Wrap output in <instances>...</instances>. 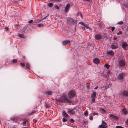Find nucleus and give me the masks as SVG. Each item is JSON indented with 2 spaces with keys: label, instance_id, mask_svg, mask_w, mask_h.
<instances>
[{
  "label": "nucleus",
  "instance_id": "obj_1",
  "mask_svg": "<svg viewBox=\"0 0 128 128\" xmlns=\"http://www.w3.org/2000/svg\"><path fill=\"white\" fill-rule=\"evenodd\" d=\"M57 101L60 102H64V103H68L70 102L69 100L66 98L64 95H63L61 98L57 100Z\"/></svg>",
  "mask_w": 128,
  "mask_h": 128
},
{
  "label": "nucleus",
  "instance_id": "obj_2",
  "mask_svg": "<svg viewBox=\"0 0 128 128\" xmlns=\"http://www.w3.org/2000/svg\"><path fill=\"white\" fill-rule=\"evenodd\" d=\"M75 92L74 91L71 90L68 92V96L70 98H71L75 96Z\"/></svg>",
  "mask_w": 128,
  "mask_h": 128
},
{
  "label": "nucleus",
  "instance_id": "obj_3",
  "mask_svg": "<svg viewBox=\"0 0 128 128\" xmlns=\"http://www.w3.org/2000/svg\"><path fill=\"white\" fill-rule=\"evenodd\" d=\"M99 127L100 128H107L106 123L103 120L101 124L99 125Z\"/></svg>",
  "mask_w": 128,
  "mask_h": 128
},
{
  "label": "nucleus",
  "instance_id": "obj_4",
  "mask_svg": "<svg viewBox=\"0 0 128 128\" xmlns=\"http://www.w3.org/2000/svg\"><path fill=\"white\" fill-rule=\"evenodd\" d=\"M119 64L120 67H122L124 66L125 65V62L124 60H120L119 61Z\"/></svg>",
  "mask_w": 128,
  "mask_h": 128
},
{
  "label": "nucleus",
  "instance_id": "obj_5",
  "mask_svg": "<svg viewBox=\"0 0 128 128\" xmlns=\"http://www.w3.org/2000/svg\"><path fill=\"white\" fill-rule=\"evenodd\" d=\"M125 76V74L124 73L120 74L118 76V78L119 80H122Z\"/></svg>",
  "mask_w": 128,
  "mask_h": 128
},
{
  "label": "nucleus",
  "instance_id": "obj_6",
  "mask_svg": "<svg viewBox=\"0 0 128 128\" xmlns=\"http://www.w3.org/2000/svg\"><path fill=\"white\" fill-rule=\"evenodd\" d=\"M70 7V5L69 4H68L66 5L64 9V11L66 12H67Z\"/></svg>",
  "mask_w": 128,
  "mask_h": 128
},
{
  "label": "nucleus",
  "instance_id": "obj_7",
  "mask_svg": "<svg viewBox=\"0 0 128 128\" xmlns=\"http://www.w3.org/2000/svg\"><path fill=\"white\" fill-rule=\"evenodd\" d=\"M75 109V108H73V109L70 110L68 109V114H75V112L74 111V110Z\"/></svg>",
  "mask_w": 128,
  "mask_h": 128
},
{
  "label": "nucleus",
  "instance_id": "obj_8",
  "mask_svg": "<svg viewBox=\"0 0 128 128\" xmlns=\"http://www.w3.org/2000/svg\"><path fill=\"white\" fill-rule=\"evenodd\" d=\"M128 45L126 42H123L122 43V47L124 49L126 50V48L128 46Z\"/></svg>",
  "mask_w": 128,
  "mask_h": 128
},
{
  "label": "nucleus",
  "instance_id": "obj_9",
  "mask_svg": "<svg viewBox=\"0 0 128 128\" xmlns=\"http://www.w3.org/2000/svg\"><path fill=\"white\" fill-rule=\"evenodd\" d=\"M70 41L69 40H66L63 41L62 42V44L64 46H65L67 44L70 43Z\"/></svg>",
  "mask_w": 128,
  "mask_h": 128
},
{
  "label": "nucleus",
  "instance_id": "obj_10",
  "mask_svg": "<svg viewBox=\"0 0 128 128\" xmlns=\"http://www.w3.org/2000/svg\"><path fill=\"white\" fill-rule=\"evenodd\" d=\"M95 38L96 40H99L102 38V36L99 34H97L95 36Z\"/></svg>",
  "mask_w": 128,
  "mask_h": 128
},
{
  "label": "nucleus",
  "instance_id": "obj_11",
  "mask_svg": "<svg viewBox=\"0 0 128 128\" xmlns=\"http://www.w3.org/2000/svg\"><path fill=\"white\" fill-rule=\"evenodd\" d=\"M111 48L112 49H114L118 48V46L116 44H112L111 45Z\"/></svg>",
  "mask_w": 128,
  "mask_h": 128
},
{
  "label": "nucleus",
  "instance_id": "obj_12",
  "mask_svg": "<svg viewBox=\"0 0 128 128\" xmlns=\"http://www.w3.org/2000/svg\"><path fill=\"white\" fill-rule=\"evenodd\" d=\"M122 94L125 96H128V92L126 90H124Z\"/></svg>",
  "mask_w": 128,
  "mask_h": 128
},
{
  "label": "nucleus",
  "instance_id": "obj_13",
  "mask_svg": "<svg viewBox=\"0 0 128 128\" xmlns=\"http://www.w3.org/2000/svg\"><path fill=\"white\" fill-rule=\"evenodd\" d=\"M62 112V115L65 118H67L68 117V115L66 113L65 111L63 110Z\"/></svg>",
  "mask_w": 128,
  "mask_h": 128
},
{
  "label": "nucleus",
  "instance_id": "obj_14",
  "mask_svg": "<svg viewBox=\"0 0 128 128\" xmlns=\"http://www.w3.org/2000/svg\"><path fill=\"white\" fill-rule=\"evenodd\" d=\"M110 117L112 119H114L115 120H118V118L115 116L114 115L112 114H110Z\"/></svg>",
  "mask_w": 128,
  "mask_h": 128
},
{
  "label": "nucleus",
  "instance_id": "obj_15",
  "mask_svg": "<svg viewBox=\"0 0 128 128\" xmlns=\"http://www.w3.org/2000/svg\"><path fill=\"white\" fill-rule=\"evenodd\" d=\"M100 60L97 58H95L93 60L94 62L96 64H98L100 62Z\"/></svg>",
  "mask_w": 128,
  "mask_h": 128
},
{
  "label": "nucleus",
  "instance_id": "obj_16",
  "mask_svg": "<svg viewBox=\"0 0 128 128\" xmlns=\"http://www.w3.org/2000/svg\"><path fill=\"white\" fill-rule=\"evenodd\" d=\"M96 93L95 92H94L93 93L91 94V97L92 98H95L96 96Z\"/></svg>",
  "mask_w": 128,
  "mask_h": 128
},
{
  "label": "nucleus",
  "instance_id": "obj_17",
  "mask_svg": "<svg viewBox=\"0 0 128 128\" xmlns=\"http://www.w3.org/2000/svg\"><path fill=\"white\" fill-rule=\"evenodd\" d=\"M28 120L27 119L24 118L23 119V124L24 126H25L26 123L28 122Z\"/></svg>",
  "mask_w": 128,
  "mask_h": 128
},
{
  "label": "nucleus",
  "instance_id": "obj_18",
  "mask_svg": "<svg viewBox=\"0 0 128 128\" xmlns=\"http://www.w3.org/2000/svg\"><path fill=\"white\" fill-rule=\"evenodd\" d=\"M107 54L110 56H113L114 54V52L113 51L111 50L110 51L108 52Z\"/></svg>",
  "mask_w": 128,
  "mask_h": 128
},
{
  "label": "nucleus",
  "instance_id": "obj_19",
  "mask_svg": "<svg viewBox=\"0 0 128 128\" xmlns=\"http://www.w3.org/2000/svg\"><path fill=\"white\" fill-rule=\"evenodd\" d=\"M122 111L124 114H127V112L125 108H123L122 110Z\"/></svg>",
  "mask_w": 128,
  "mask_h": 128
},
{
  "label": "nucleus",
  "instance_id": "obj_20",
  "mask_svg": "<svg viewBox=\"0 0 128 128\" xmlns=\"http://www.w3.org/2000/svg\"><path fill=\"white\" fill-rule=\"evenodd\" d=\"M18 36L20 38H25L24 34H19L18 35Z\"/></svg>",
  "mask_w": 128,
  "mask_h": 128
},
{
  "label": "nucleus",
  "instance_id": "obj_21",
  "mask_svg": "<svg viewBox=\"0 0 128 128\" xmlns=\"http://www.w3.org/2000/svg\"><path fill=\"white\" fill-rule=\"evenodd\" d=\"M100 110L101 111V112L102 113L104 114L106 113V110L103 108H101L100 109Z\"/></svg>",
  "mask_w": 128,
  "mask_h": 128
},
{
  "label": "nucleus",
  "instance_id": "obj_22",
  "mask_svg": "<svg viewBox=\"0 0 128 128\" xmlns=\"http://www.w3.org/2000/svg\"><path fill=\"white\" fill-rule=\"evenodd\" d=\"M104 66L106 67L107 69H108L110 66V65L108 64H106L104 65Z\"/></svg>",
  "mask_w": 128,
  "mask_h": 128
},
{
  "label": "nucleus",
  "instance_id": "obj_23",
  "mask_svg": "<svg viewBox=\"0 0 128 128\" xmlns=\"http://www.w3.org/2000/svg\"><path fill=\"white\" fill-rule=\"evenodd\" d=\"M53 4L52 3H50L48 4V6L50 7H52L53 6Z\"/></svg>",
  "mask_w": 128,
  "mask_h": 128
},
{
  "label": "nucleus",
  "instance_id": "obj_24",
  "mask_svg": "<svg viewBox=\"0 0 128 128\" xmlns=\"http://www.w3.org/2000/svg\"><path fill=\"white\" fill-rule=\"evenodd\" d=\"M123 22L122 21H120L118 22L117 23V24L122 25L123 24Z\"/></svg>",
  "mask_w": 128,
  "mask_h": 128
},
{
  "label": "nucleus",
  "instance_id": "obj_25",
  "mask_svg": "<svg viewBox=\"0 0 128 128\" xmlns=\"http://www.w3.org/2000/svg\"><path fill=\"white\" fill-rule=\"evenodd\" d=\"M26 68H30V64L28 63H26Z\"/></svg>",
  "mask_w": 128,
  "mask_h": 128
},
{
  "label": "nucleus",
  "instance_id": "obj_26",
  "mask_svg": "<svg viewBox=\"0 0 128 128\" xmlns=\"http://www.w3.org/2000/svg\"><path fill=\"white\" fill-rule=\"evenodd\" d=\"M27 28V27H26V26H25V27H24L22 29V32H24V31L25 30H26V28Z\"/></svg>",
  "mask_w": 128,
  "mask_h": 128
},
{
  "label": "nucleus",
  "instance_id": "obj_27",
  "mask_svg": "<svg viewBox=\"0 0 128 128\" xmlns=\"http://www.w3.org/2000/svg\"><path fill=\"white\" fill-rule=\"evenodd\" d=\"M44 26V24H39L38 25V26L39 27H40L42 26Z\"/></svg>",
  "mask_w": 128,
  "mask_h": 128
},
{
  "label": "nucleus",
  "instance_id": "obj_28",
  "mask_svg": "<svg viewBox=\"0 0 128 128\" xmlns=\"http://www.w3.org/2000/svg\"><path fill=\"white\" fill-rule=\"evenodd\" d=\"M84 26L86 27V28L88 29L91 30V29L88 26H86L85 24V25Z\"/></svg>",
  "mask_w": 128,
  "mask_h": 128
},
{
  "label": "nucleus",
  "instance_id": "obj_29",
  "mask_svg": "<svg viewBox=\"0 0 128 128\" xmlns=\"http://www.w3.org/2000/svg\"><path fill=\"white\" fill-rule=\"evenodd\" d=\"M95 100L94 99V98H92V100L91 102V104H92L93 103H94L95 102Z\"/></svg>",
  "mask_w": 128,
  "mask_h": 128
},
{
  "label": "nucleus",
  "instance_id": "obj_30",
  "mask_svg": "<svg viewBox=\"0 0 128 128\" xmlns=\"http://www.w3.org/2000/svg\"><path fill=\"white\" fill-rule=\"evenodd\" d=\"M20 64L22 66H25V64L24 63L21 62Z\"/></svg>",
  "mask_w": 128,
  "mask_h": 128
},
{
  "label": "nucleus",
  "instance_id": "obj_31",
  "mask_svg": "<svg viewBox=\"0 0 128 128\" xmlns=\"http://www.w3.org/2000/svg\"><path fill=\"white\" fill-rule=\"evenodd\" d=\"M84 114L85 116H87L88 114V112L87 111H86L85 112H84Z\"/></svg>",
  "mask_w": 128,
  "mask_h": 128
},
{
  "label": "nucleus",
  "instance_id": "obj_32",
  "mask_svg": "<svg viewBox=\"0 0 128 128\" xmlns=\"http://www.w3.org/2000/svg\"><path fill=\"white\" fill-rule=\"evenodd\" d=\"M122 32L121 31H120L118 32L117 33V35H119L120 34H122Z\"/></svg>",
  "mask_w": 128,
  "mask_h": 128
},
{
  "label": "nucleus",
  "instance_id": "obj_33",
  "mask_svg": "<svg viewBox=\"0 0 128 128\" xmlns=\"http://www.w3.org/2000/svg\"><path fill=\"white\" fill-rule=\"evenodd\" d=\"M116 128H124L123 127L120 126H116Z\"/></svg>",
  "mask_w": 128,
  "mask_h": 128
},
{
  "label": "nucleus",
  "instance_id": "obj_34",
  "mask_svg": "<svg viewBox=\"0 0 128 128\" xmlns=\"http://www.w3.org/2000/svg\"><path fill=\"white\" fill-rule=\"evenodd\" d=\"M46 93L49 95H51L52 94V92H46Z\"/></svg>",
  "mask_w": 128,
  "mask_h": 128
},
{
  "label": "nucleus",
  "instance_id": "obj_35",
  "mask_svg": "<svg viewBox=\"0 0 128 128\" xmlns=\"http://www.w3.org/2000/svg\"><path fill=\"white\" fill-rule=\"evenodd\" d=\"M79 23L80 24H81V25L84 26L85 25V24H84V23L82 22H80Z\"/></svg>",
  "mask_w": 128,
  "mask_h": 128
},
{
  "label": "nucleus",
  "instance_id": "obj_36",
  "mask_svg": "<svg viewBox=\"0 0 128 128\" xmlns=\"http://www.w3.org/2000/svg\"><path fill=\"white\" fill-rule=\"evenodd\" d=\"M54 8L58 10L59 9V8L56 5H55L54 6Z\"/></svg>",
  "mask_w": 128,
  "mask_h": 128
},
{
  "label": "nucleus",
  "instance_id": "obj_37",
  "mask_svg": "<svg viewBox=\"0 0 128 128\" xmlns=\"http://www.w3.org/2000/svg\"><path fill=\"white\" fill-rule=\"evenodd\" d=\"M70 121L72 123H73L74 122V120L72 118L70 119Z\"/></svg>",
  "mask_w": 128,
  "mask_h": 128
},
{
  "label": "nucleus",
  "instance_id": "obj_38",
  "mask_svg": "<svg viewBox=\"0 0 128 128\" xmlns=\"http://www.w3.org/2000/svg\"><path fill=\"white\" fill-rule=\"evenodd\" d=\"M115 29V28L114 26H113L112 27L111 30L112 32H113Z\"/></svg>",
  "mask_w": 128,
  "mask_h": 128
},
{
  "label": "nucleus",
  "instance_id": "obj_39",
  "mask_svg": "<svg viewBox=\"0 0 128 128\" xmlns=\"http://www.w3.org/2000/svg\"><path fill=\"white\" fill-rule=\"evenodd\" d=\"M17 62V60L16 59H14L12 61L13 62Z\"/></svg>",
  "mask_w": 128,
  "mask_h": 128
},
{
  "label": "nucleus",
  "instance_id": "obj_40",
  "mask_svg": "<svg viewBox=\"0 0 128 128\" xmlns=\"http://www.w3.org/2000/svg\"><path fill=\"white\" fill-rule=\"evenodd\" d=\"M67 121V120L65 118H63L62 119V121L63 122H66Z\"/></svg>",
  "mask_w": 128,
  "mask_h": 128
},
{
  "label": "nucleus",
  "instance_id": "obj_41",
  "mask_svg": "<svg viewBox=\"0 0 128 128\" xmlns=\"http://www.w3.org/2000/svg\"><path fill=\"white\" fill-rule=\"evenodd\" d=\"M46 106L47 108H50V106L47 104H46Z\"/></svg>",
  "mask_w": 128,
  "mask_h": 128
},
{
  "label": "nucleus",
  "instance_id": "obj_42",
  "mask_svg": "<svg viewBox=\"0 0 128 128\" xmlns=\"http://www.w3.org/2000/svg\"><path fill=\"white\" fill-rule=\"evenodd\" d=\"M32 22H33V20H31L29 21L28 22L29 23H32Z\"/></svg>",
  "mask_w": 128,
  "mask_h": 128
},
{
  "label": "nucleus",
  "instance_id": "obj_43",
  "mask_svg": "<svg viewBox=\"0 0 128 128\" xmlns=\"http://www.w3.org/2000/svg\"><path fill=\"white\" fill-rule=\"evenodd\" d=\"M90 119V120H93V118L92 116H90L89 118Z\"/></svg>",
  "mask_w": 128,
  "mask_h": 128
},
{
  "label": "nucleus",
  "instance_id": "obj_44",
  "mask_svg": "<svg viewBox=\"0 0 128 128\" xmlns=\"http://www.w3.org/2000/svg\"><path fill=\"white\" fill-rule=\"evenodd\" d=\"M49 16V14H48V15H47V16H46L45 17H44V18H43L42 19V20H44V19H46V18L47 17V16Z\"/></svg>",
  "mask_w": 128,
  "mask_h": 128
},
{
  "label": "nucleus",
  "instance_id": "obj_45",
  "mask_svg": "<svg viewBox=\"0 0 128 128\" xmlns=\"http://www.w3.org/2000/svg\"><path fill=\"white\" fill-rule=\"evenodd\" d=\"M98 114L96 112H94L93 113V115H98Z\"/></svg>",
  "mask_w": 128,
  "mask_h": 128
},
{
  "label": "nucleus",
  "instance_id": "obj_46",
  "mask_svg": "<svg viewBox=\"0 0 128 128\" xmlns=\"http://www.w3.org/2000/svg\"><path fill=\"white\" fill-rule=\"evenodd\" d=\"M125 123L127 124L128 125V119L126 121Z\"/></svg>",
  "mask_w": 128,
  "mask_h": 128
},
{
  "label": "nucleus",
  "instance_id": "obj_47",
  "mask_svg": "<svg viewBox=\"0 0 128 128\" xmlns=\"http://www.w3.org/2000/svg\"><path fill=\"white\" fill-rule=\"evenodd\" d=\"M109 85H108V86H105V88L106 89H107L108 88H109Z\"/></svg>",
  "mask_w": 128,
  "mask_h": 128
},
{
  "label": "nucleus",
  "instance_id": "obj_48",
  "mask_svg": "<svg viewBox=\"0 0 128 128\" xmlns=\"http://www.w3.org/2000/svg\"><path fill=\"white\" fill-rule=\"evenodd\" d=\"M5 30H8V27H6L5 28Z\"/></svg>",
  "mask_w": 128,
  "mask_h": 128
},
{
  "label": "nucleus",
  "instance_id": "obj_49",
  "mask_svg": "<svg viewBox=\"0 0 128 128\" xmlns=\"http://www.w3.org/2000/svg\"><path fill=\"white\" fill-rule=\"evenodd\" d=\"M85 1H88V2H92L91 0H85Z\"/></svg>",
  "mask_w": 128,
  "mask_h": 128
},
{
  "label": "nucleus",
  "instance_id": "obj_50",
  "mask_svg": "<svg viewBox=\"0 0 128 128\" xmlns=\"http://www.w3.org/2000/svg\"><path fill=\"white\" fill-rule=\"evenodd\" d=\"M98 86H96V87L94 88V89H96L98 88Z\"/></svg>",
  "mask_w": 128,
  "mask_h": 128
},
{
  "label": "nucleus",
  "instance_id": "obj_51",
  "mask_svg": "<svg viewBox=\"0 0 128 128\" xmlns=\"http://www.w3.org/2000/svg\"><path fill=\"white\" fill-rule=\"evenodd\" d=\"M82 30H84L85 29V28L84 27H82Z\"/></svg>",
  "mask_w": 128,
  "mask_h": 128
},
{
  "label": "nucleus",
  "instance_id": "obj_52",
  "mask_svg": "<svg viewBox=\"0 0 128 128\" xmlns=\"http://www.w3.org/2000/svg\"><path fill=\"white\" fill-rule=\"evenodd\" d=\"M117 39V38H116V37H114V40H116V39Z\"/></svg>",
  "mask_w": 128,
  "mask_h": 128
},
{
  "label": "nucleus",
  "instance_id": "obj_53",
  "mask_svg": "<svg viewBox=\"0 0 128 128\" xmlns=\"http://www.w3.org/2000/svg\"><path fill=\"white\" fill-rule=\"evenodd\" d=\"M35 112V111H33L32 112V113L31 114H32V113H34V112Z\"/></svg>",
  "mask_w": 128,
  "mask_h": 128
},
{
  "label": "nucleus",
  "instance_id": "obj_54",
  "mask_svg": "<svg viewBox=\"0 0 128 128\" xmlns=\"http://www.w3.org/2000/svg\"><path fill=\"white\" fill-rule=\"evenodd\" d=\"M80 16H81V17L82 18V14H80Z\"/></svg>",
  "mask_w": 128,
  "mask_h": 128
},
{
  "label": "nucleus",
  "instance_id": "obj_55",
  "mask_svg": "<svg viewBox=\"0 0 128 128\" xmlns=\"http://www.w3.org/2000/svg\"><path fill=\"white\" fill-rule=\"evenodd\" d=\"M12 120H14H14L13 119H12Z\"/></svg>",
  "mask_w": 128,
  "mask_h": 128
},
{
  "label": "nucleus",
  "instance_id": "obj_56",
  "mask_svg": "<svg viewBox=\"0 0 128 128\" xmlns=\"http://www.w3.org/2000/svg\"><path fill=\"white\" fill-rule=\"evenodd\" d=\"M60 6H61V4H60Z\"/></svg>",
  "mask_w": 128,
  "mask_h": 128
},
{
  "label": "nucleus",
  "instance_id": "obj_57",
  "mask_svg": "<svg viewBox=\"0 0 128 128\" xmlns=\"http://www.w3.org/2000/svg\"><path fill=\"white\" fill-rule=\"evenodd\" d=\"M60 6H61V4H60Z\"/></svg>",
  "mask_w": 128,
  "mask_h": 128
},
{
  "label": "nucleus",
  "instance_id": "obj_58",
  "mask_svg": "<svg viewBox=\"0 0 128 128\" xmlns=\"http://www.w3.org/2000/svg\"><path fill=\"white\" fill-rule=\"evenodd\" d=\"M100 128V127H99V128Z\"/></svg>",
  "mask_w": 128,
  "mask_h": 128
}]
</instances>
